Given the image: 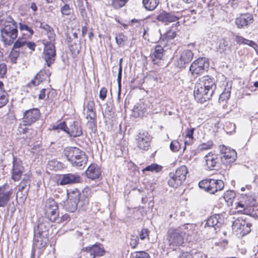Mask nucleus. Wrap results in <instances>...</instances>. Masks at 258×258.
<instances>
[{"label": "nucleus", "mask_w": 258, "mask_h": 258, "mask_svg": "<svg viewBox=\"0 0 258 258\" xmlns=\"http://www.w3.org/2000/svg\"><path fill=\"white\" fill-rule=\"evenodd\" d=\"M48 228V224L47 222L39 223L37 229L34 230V234L47 236Z\"/></svg>", "instance_id": "obj_32"}, {"label": "nucleus", "mask_w": 258, "mask_h": 258, "mask_svg": "<svg viewBox=\"0 0 258 258\" xmlns=\"http://www.w3.org/2000/svg\"><path fill=\"white\" fill-rule=\"evenodd\" d=\"M130 243L132 248H135L139 244V238L137 236H132Z\"/></svg>", "instance_id": "obj_49"}, {"label": "nucleus", "mask_w": 258, "mask_h": 258, "mask_svg": "<svg viewBox=\"0 0 258 258\" xmlns=\"http://www.w3.org/2000/svg\"><path fill=\"white\" fill-rule=\"evenodd\" d=\"M180 148V145L179 143L176 140L172 141L170 144V150L174 152H178Z\"/></svg>", "instance_id": "obj_46"}, {"label": "nucleus", "mask_w": 258, "mask_h": 258, "mask_svg": "<svg viewBox=\"0 0 258 258\" xmlns=\"http://www.w3.org/2000/svg\"><path fill=\"white\" fill-rule=\"evenodd\" d=\"M95 111H94V102L93 101H90L87 105V112Z\"/></svg>", "instance_id": "obj_54"}, {"label": "nucleus", "mask_w": 258, "mask_h": 258, "mask_svg": "<svg viewBox=\"0 0 258 258\" xmlns=\"http://www.w3.org/2000/svg\"><path fill=\"white\" fill-rule=\"evenodd\" d=\"M105 250L101 244L96 243L90 246L83 247L80 252V256L84 258H95L105 253Z\"/></svg>", "instance_id": "obj_8"}, {"label": "nucleus", "mask_w": 258, "mask_h": 258, "mask_svg": "<svg viewBox=\"0 0 258 258\" xmlns=\"http://www.w3.org/2000/svg\"><path fill=\"white\" fill-rule=\"evenodd\" d=\"M7 72V66L5 63L0 64V78H4Z\"/></svg>", "instance_id": "obj_51"}, {"label": "nucleus", "mask_w": 258, "mask_h": 258, "mask_svg": "<svg viewBox=\"0 0 258 258\" xmlns=\"http://www.w3.org/2000/svg\"><path fill=\"white\" fill-rule=\"evenodd\" d=\"M62 15L69 16L71 14V9L69 5L66 4L60 9Z\"/></svg>", "instance_id": "obj_48"}, {"label": "nucleus", "mask_w": 258, "mask_h": 258, "mask_svg": "<svg viewBox=\"0 0 258 258\" xmlns=\"http://www.w3.org/2000/svg\"><path fill=\"white\" fill-rule=\"evenodd\" d=\"M253 17L250 13L241 14L239 17L235 19V24L240 29H245L252 24Z\"/></svg>", "instance_id": "obj_20"}, {"label": "nucleus", "mask_w": 258, "mask_h": 258, "mask_svg": "<svg viewBox=\"0 0 258 258\" xmlns=\"http://www.w3.org/2000/svg\"><path fill=\"white\" fill-rule=\"evenodd\" d=\"M107 89L105 88H102L100 90L99 97L102 100H104L106 97Z\"/></svg>", "instance_id": "obj_55"}, {"label": "nucleus", "mask_w": 258, "mask_h": 258, "mask_svg": "<svg viewBox=\"0 0 258 258\" xmlns=\"http://www.w3.org/2000/svg\"><path fill=\"white\" fill-rule=\"evenodd\" d=\"M188 169L186 166L183 165L177 168L175 173H170V179L168 180L169 185L172 187H177L185 180Z\"/></svg>", "instance_id": "obj_7"}, {"label": "nucleus", "mask_w": 258, "mask_h": 258, "mask_svg": "<svg viewBox=\"0 0 258 258\" xmlns=\"http://www.w3.org/2000/svg\"><path fill=\"white\" fill-rule=\"evenodd\" d=\"M86 117L88 120L87 125H88L89 128H91L92 131L93 132L94 129H95L96 127V113L95 111H91L86 112Z\"/></svg>", "instance_id": "obj_36"}, {"label": "nucleus", "mask_w": 258, "mask_h": 258, "mask_svg": "<svg viewBox=\"0 0 258 258\" xmlns=\"http://www.w3.org/2000/svg\"><path fill=\"white\" fill-rule=\"evenodd\" d=\"M42 57L48 67L54 63L56 57V49L54 43L48 42L44 44Z\"/></svg>", "instance_id": "obj_12"}, {"label": "nucleus", "mask_w": 258, "mask_h": 258, "mask_svg": "<svg viewBox=\"0 0 258 258\" xmlns=\"http://www.w3.org/2000/svg\"><path fill=\"white\" fill-rule=\"evenodd\" d=\"M22 43L18 42L17 39L13 43L12 49L11 51L10 56L13 62H16V60L20 55V51H17V49H21Z\"/></svg>", "instance_id": "obj_30"}, {"label": "nucleus", "mask_w": 258, "mask_h": 258, "mask_svg": "<svg viewBox=\"0 0 258 258\" xmlns=\"http://www.w3.org/2000/svg\"><path fill=\"white\" fill-rule=\"evenodd\" d=\"M209 66V62L207 58L200 57L191 63L189 71L192 75H200L206 71Z\"/></svg>", "instance_id": "obj_13"}, {"label": "nucleus", "mask_w": 258, "mask_h": 258, "mask_svg": "<svg viewBox=\"0 0 258 258\" xmlns=\"http://www.w3.org/2000/svg\"><path fill=\"white\" fill-rule=\"evenodd\" d=\"M213 145V141H208L207 143H203L199 145V148L201 150H208L211 149Z\"/></svg>", "instance_id": "obj_47"}, {"label": "nucleus", "mask_w": 258, "mask_h": 258, "mask_svg": "<svg viewBox=\"0 0 258 258\" xmlns=\"http://www.w3.org/2000/svg\"><path fill=\"white\" fill-rule=\"evenodd\" d=\"M66 133L70 137H78L83 134L82 128L80 123L77 121H71L67 124Z\"/></svg>", "instance_id": "obj_21"}, {"label": "nucleus", "mask_w": 258, "mask_h": 258, "mask_svg": "<svg viewBox=\"0 0 258 258\" xmlns=\"http://www.w3.org/2000/svg\"><path fill=\"white\" fill-rule=\"evenodd\" d=\"M40 27L44 29L46 32V33H49L53 29L50 26L47 24H41Z\"/></svg>", "instance_id": "obj_56"}, {"label": "nucleus", "mask_w": 258, "mask_h": 258, "mask_svg": "<svg viewBox=\"0 0 258 258\" xmlns=\"http://www.w3.org/2000/svg\"><path fill=\"white\" fill-rule=\"evenodd\" d=\"M12 194L13 189L8 184L0 186V207H4L7 205Z\"/></svg>", "instance_id": "obj_19"}, {"label": "nucleus", "mask_w": 258, "mask_h": 258, "mask_svg": "<svg viewBox=\"0 0 258 258\" xmlns=\"http://www.w3.org/2000/svg\"><path fill=\"white\" fill-rule=\"evenodd\" d=\"M40 112L38 108H32L24 113L23 121L26 125H30L35 122L40 117Z\"/></svg>", "instance_id": "obj_18"}, {"label": "nucleus", "mask_w": 258, "mask_h": 258, "mask_svg": "<svg viewBox=\"0 0 258 258\" xmlns=\"http://www.w3.org/2000/svg\"><path fill=\"white\" fill-rule=\"evenodd\" d=\"M179 258H192L191 254L188 252H182L179 256Z\"/></svg>", "instance_id": "obj_60"}, {"label": "nucleus", "mask_w": 258, "mask_h": 258, "mask_svg": "<svg viewBox=\"0 0 258 258\" xmlns=\"http://www.w3.org/2000/svg\"><path fill=\"white\" fill-rule=\"evenodd\" d=\"M216 88L214 78L205 76L199 78L194 89L195 99L199 102L204 103L212 96Z\"/></svg>", "instance_id": "obj_1"}, {"label": "nucleus", "mask_w": 258, "mask_h": 258, "mask_svg": "<svg viewBox=\"0 0 258 258\" xmlns=\"http://www.w3.org/2000/svg\"><path fill=\"white\" fill-rule=\"evenodd\" d=\"M44 212L47 218L51 222H54L58 218V206L53 199H49L46 201Z\"/></svg>", "instance_id": "obj_11"}, {"label": "nucleus", "mask_w": 258, "mask_h": 258, "mask_svg": "<svg viewBox=\"0 0 258 258\" xmlns=\"http://www.w3.org/2000/svg\"><path fill=\"white\" fill-rule=\"evenodd\" d=\"M194 53L189 49H185L179 51L174 56V64L179 68H185L192 59Z\"/></svg>", "instance_id": "obj_9"}, {"label": "nucleus", "mask_w": 258, "mask_h": 258, "mask_svg": "<svg viewBox=\"0 0 258 258\" xmlns=\"http://www.w3.org/2000/svg\"><path fill=\"white\" fill-rule=\"evenodd\" d=\"M128 0H112L111 6L116 9L123 7Z\"/></svg>", "instance_id": "obj_42"}, {"label": "nucleus", "mask_w": 258, "mask_h": 258, "mask_svg": "<svg viewBox=\"0 0 258 258\" xmlns=\"http://www.w3.org/2000/svg\"><path fill=\"white\" fill-rule=\"evenodd\" d=\"M85 191L82 193L77 189L73 190L68 194V200L65 205L66 209L70 212H75L78 208L83 210L88 205V198L85 194Z\"/></svg>", "instance_id": "obj_2"}, {"label": "nucleus", "mask_w": 258, "mask_h": 258, "mask_svg": "<svg viewBox=\"0 0 258 258\" xmlns=\"http://www.w3.org/2000/svg\"><path fill=\"white\" fill-rule=\"evenodd\" d=\"M162 169V167L157 164H152L150 165L147 166L145 168L143 169V171H149L152 172H158Z\"/></svg>", "instance_id": "obj_40"}, {"label": "nucleus", "mask_w": 258, "mask_h": 258, "mask_svg": "<svg viewBox=\"0 0 258 258\" xmlns=\"http://www.w3.org/2000/svg\"><path fill=\"white\" fill-rule=\"evenodd\" d=\"M81 178L77 173L61 174L59 176L58 184L60 185L75 184L80 182Z\"/></svg>", "instance_id": "obj_16"}, {"label": "nucleus", "mask_w": 258, "mask_h": 258, "mask_svg": "<svg viewBox=\"0 0 258 258\" xmlns=\"http://www.w3.org/2000/svg\"><path fill=\"white\" fill-rule=\"evenodd\" d=\"M164 53V49L161 45H157L155 47L154 51L150 55L152 61L154 64L159 65L162 60Z\"/></svg>", "instance_id": "obj_26"}, {"label": "nucleus", "mask_w": 258, "mask_h": 258, "mask_svg": "<svg viewBox=\"0 0 258 258\" xmlns=\"http://www.w3.org/2000/svg\"><path fill=\"white\" fill-rule=\"evenodd\" d=\"M48 241V238L46 236H41L34 234L33 245L38 249L44 248Z\"/></svg>", "instance_id": "obj_28"}, {"label": "nucleus", "mask_w": 258, "mask_h": 258, "mask_svg": "<svg viewBox=\"0 0 258 258\" xmlns=\"http://www.w3.org/2000/svg\"><path fill=\"white\" fill-rule=\"evenodd\" d=\"M115 41L119 47H123L127 38L122 33H119L115 37Z\"/></svg>", "instance_id": "obj_39"}, {"label": "nucleus", "mask_w": 258, "mask_h": 258, "mask_svg": "<svg viewBox=\"0 0 258 258\" xmlns=\"http://www.w3.org/2000/svg\"><path fill=\"white\" fill-rule=\"evenodd\" d=\"M18 25L19 30L21 32H23V34L28 38H31L34 33L32 26L22 21L19 22Z\"/></svg>", "instance_id": "obj_29"}, {"label": "nucleus", "mask_w": 258, "mask_h": 258, "mask_svg": "<svg viewBox=\"0 0 258 258\" xmlns=\"http://www.w3.org/2000/svg\"><path fill=\"white\" fill-rule=\"evenodd\" d=\"M220 153V159L221 162L226 165H229L233 163L237 158L236 152L224 145L219 147Z\"/></svg>", "instance_id": "obj_10"}, {"label": "nucleus", "mask_w": 258, "mask_h": 258, "mask_svg": "<svg viewBox=\"0 0 258 258\" xmlns=\"http://www.w3.org/2000/svg\"><path fill=\"white\" fill-rule=\"evenodd\" d=\"M31 8L32 9V10L34 12L36 11L37 10V7L35 3H32L31 5Z\"/></svg>", "instance_id": "obj_64"}, {"label": "nucleus", "mask_w": 258, "mask_h": 258, "mask_svg": "<svg viewBox=\"0 0 258 258\" xmlns=\"http://www.w3.org/2000/svg\"><path fill=\"white\" fill-rule=\"evenodd\" d=\"M67 128V124L65 121H62L60 122L57 125H54L52 127V129L53 130H60L66 133V130Z\"/></svg>", "instance_id": "obj_44"}, {"label": "nucleus", "mask_w": 258, "mask_h": 258, "mask_svg": "<svg viewBox=\"0 0 258 258\" xmlns=\"http://www.w3.org/2000/svg\"><path fill=\"white\" fill-rule=\"evenodd\" d=\"M194 130H195V128H190V129L187 128V133H186L185 137L186 138L188 137L190 139H192Z\"/></svg>", "instance_id": "obj_58"}, {"label": "nucleus", "mask_w": 258, "mask_h": 258, "mask_svg": "<svg viewBox=\"0 0 258 258\" xmlns=\"http://www.w3.org/2000/svg\"><path fill=\"white\" fill-rule=\"evenodd\" d=\"M18 42H20L22 43V47L21 49H24V46H26L27 48H28L32 51H33L35 50L36 44L35 42L32 41H28L26 40L25 38H23V37H19L17 39Z\"/></svg>", "instance_id": "obj_37"}, {"label": "nucleus", "mask_w": 258, "mask_h": 258, "mask_svg": "<svg viewBox=\"0 0 258 258\" xmlns=\"http://www.w3.org/2000/svg\"><path fill=\"white\" fill-rule=\"evenodd\" d=\"M222 219L220 215L216 214L209 217L205 225V229L206 231H209L212 235L217 233V229L221 225Z\"/></svg>", "instance_id": "obj_14"}, {"label": "nucleus", "mask_w": 258, "mask_h": 258, "mask_svg": "<svg viewBox=\"0 0 258 258\" xmlns=\"http://www.w3.org/2000/svg\"><path fill=\"white\" fill-rule=\"evenodd\" d=\"M13 168L11 170V177L14 181H18L20 179L23 173L24 168L22 165V162L20 159L12 155Z\"/></svg>", "instance_id": "obj_17"}, {"label": "nucleus", "mask_w": 258, "mask_h": 258, "mask_svg": "<svg viewBox=\"0 0 258 258\" xmlns=\"http://www.w3.org/2000/svg\"><path fill=\"white\" fill-rule=\"evenodd\" d=\"M151 140L148 132H141L136 138L137 146L140 150L147 151L150 147Z\"/></svg>", "instance_id": "obj_15"}, {"label": "nucleus", "mask_w": 258, "mask_h": 258, "mask_svg": "<svg viewBox=\"0 0 258 258\" xmlns=\"http://www.w3.org/2000/svg\"><path fill=\"white\" fill-rule=\"evenodd\" d=\"M87 32V27L86 26H83L82 28V35L83 36L85 35L86 34Z\"/></svg>", "instance_id": "obj_63"}, {"label": "nucleus", "mask_w": 258, "mask_h": 258, "mask_svg": "<svg viewBox=\"0 0 258 258\" xmlns=\"http://www.w3.org/2000/svg\"><path fill=\"white\" fill-rule=\"evenodd\" d=\"M45 89H42L40 91L39 95V99H44L45 97Z\"/></svg>", "instance_id": "obj_61"}, {"label": "nucleus", "mask_w": 258, "mask_h": 258, "mask_svg": "<svg viewBox=\"0 0 258 258\" xmlns=\"http://www.w3.org/2000/svg\"><path fill=\"white\" fill-rule=\"evenodd\" d=\"M156 19L162 23L168 24L177 21L178 20V18L172 13H168L165 11H161L157 15Z\"/></svg>", "instance_id": "obj_23"}, {"label": "nucleus", "mask_w": 258, "mask_h": 258, "mask_svg": "<svg viewBox=\"0 0 258 258\" xmlns=\"http://www.w3.org/2000/svg\"><path fill=\"white\" fill-rule=\"evenodd\" d=\"M50 72L45 70H40L35 76L34 78L29 84V86H36L40 83L46 80L50 76Z\"/></svg>", "instance_id": "obj_24"}, {"label": "nucleus", "mask_w": 258, "mask_h": 258, "mask_svg": "<svg viewBox=\"0 0 258 258\" xmlns=\"http://www.w3.org/2000/svg\"><path fill=\"white\" fill-rule=\"evenodd\" d=\"M121 74H122V67H119L118 72L117 75V83L119 87H120L121 84Z\"/></svg>", "instance_id": "obj_59"}, {"label": "nucleus", "mask_w": 258, "mask_h": 258, "mask_svg": "<svg viewBox=\"0 0 258 258\" xmlns=\"http://www.w3.org/2000/svg\"><path fill=\"white\" fill-rule=\"evenodd\" d=\"M234 225L235 227L239 228V229L241 230L243 235L246 234L251 231L250 227L251 224L246 223L245 221H243L241 222H240L239 221H236L234 223Z\"/></svg>", "instance_id": "obj_33"}, {"label": "nucleus", "mask_w": 258, "mask_h": 258, "mask_svg": "<svg viewBox=\"0 0 258 258\" xmlns=\"http://www.w3.org/2000/svg\"><path fill=\"white\" fill-rule=\"evenodd\" d=\"M150 231L146 228H143L140 233V238L144 240L146 237L149 236Z\"/></svg>", "instance_id": "obj_52"}, {"label": "nucleus", "mask_w": 258, "mask_h": 258, "mask_svg": "<svg viewBox=\"0 0 258 258\" xmlns=\"http://www.w3.org/2000/svg\"><path fill=\"white\" fill-rule=\"evenodd\" d=\"M87 177L92 179L98 178L100 175L101 171L99 168L92 165L90 166L86 171Z\"/></svg>", "instance_id": "obj_31"}, {"label": "nucleus", "mask_w": 258, "mask_h": 258, "mask_svg": "<svg viewBox=\"0 0 258 258\" xmlns=\"http://www.w3.org/2000/svg\"><path fill=\"white\" fill-rule=\"evenodd\" d=\"M1 40L5 46L13 44L18 34L16 22L13 19L11 21L6 22L1 29Z\"/></svg>", "instance_id": "obj_3"}, {"label": "nucleus", "mask_w": 258, "mask_h": 258, "mask_svg": "<svg viewBox=\"0 0 258 258\" xmlns=\"http://www.w3.org/2000/svg\"><path fill=\"white\" fill-rule=\"evenodd\" d=\"M230 89L227 88L224 90L222 93L220 95L219 102L220 104H222L223 107L225 108L226 103L227 102L230 96Z\"/></svg>", "instance_id": "obj_38"}, {"label": "nucleus", "mask_w": 258, "mask_h": 258, "mask_svg": "<svg viewBox=\"0 0 258 258\" xmlns=\"http://www.w3.org/2000/svg\"><path fill=\"white\" fill-rule=\"evenodd\" d=\"M8 102L7 93L0 90V108L5 106Z\"/></svg>", "instance_id": "obj_41"}, {"label": "nucleus", "mask_w": 258, "mask_h": 258, "mask_svg": "<svg viewBox=\"0 0 258 258\" xmlns=\"http://www.w3.org/2000/svg\"><path fill=\"white\" fill-rule=\"evenodd\" d=\"M199 187L211 194L222 190L224 187V182L220 179L207 178L199 182Z\"/></svg>", "instance_id": "obj_6"}, {"label": "nucleus", "mask_w": 258, "mask_h": 258, "mask_svg": "<svg viewBox=\"0 0 258 258\" xmlns=\"http://www.w3.org/2000/svg\"><path fill=\"white\" fill-rule=\"evenodd\" d=\"M144 112L141 106H135L133 109V115L135 117H141Z\"/></svg>", "instance_id": "obj_43"}, {"label": "nucleus", "mask_w": 258, "mask_h": 258, "mask_svg": "<svg viewBox=\"0 0 258 258\" xmlns=\"http://www.w3.org/2000/svg\"><path fill=\"white\" fill-rule=\"evenodd\" d=\"M184 234V232L180 227L169 229L167 232V240L170 247L175 249L177 247L182 245L183 243Z\"/></svg>", "instance_id": "obj_5"}, {"label": "nucleus", "mask_w": 258, "mask_h": 258, "mask_svg": "<svg viewBox=\"0 0 258 258\" xmlns=\"http://www.w3.org/2000/svg\"><path fill=\"white\" fill-rule=\"evenodd\" d=\"M133 255L134 258H150L149 254L144 251H136Z\"/></svg>", "instance_id": "obj_45"}, {"label": "nucleus", "mask_w": 258, "mask_h": 258, "mask_svg": "<svg viewBox=\"0 0 258 258\" xmlns=\"http://www.w3.org/2000/svg\"><path fill=\"white\" fill-rule=\"evenodd\" d=\"M79 11L83 19H85L86 17H87V12L84 7L83 6H79Z\"/></svg>", "instance_id": "obj_57"}, {"label": "nucleus", "mask_w": 258, "mask_h": 258, "mask_svg": "<svg viewBox=\"0 0 258 258\" xmlns=\"http://www.w3.org/2000/svg\"><path fill=\"white\" fill-rule=\"evenodd\" d=\"M144 7L146 10L154 11L159 4V0H142Z\"/></svg>", "instance_id": "obj_35"}, {"label": "nucleus", "mask_w": 258, "mask_h": 258, "mask_svg": "<svg viewBox=\"0 0 258 258\" xmlns=\"http://www.w3.org/2000/svg\"><path fill=\"white\" fill-rule=\"evenodd\" d=\"M235 197V194L234 191L229 190L227 191L224 195V199L225 200H232L234 199Z\"/></svg>", "instance_id": "obj_50"}, {"label": "nucleus", "mask_w": 258, "mask_h": 258, "mask_svg": "<svg viewBox=\"0 0 258 258\" xmlns=\"http://www.w3.org/2000/svg\"><path fill=\"white\" fill-rule=\"evenodd\" d=\"M30 184V180L27 175H25L22 181L20 182L19 186V189L17 194V198L18 197L20 192H24L23 200H25L29 190V187Z\"/></svg>", "instance_id": "obj_25"}, {"label": "nucleus", "mask_w": 258, "mask_h": 258, "mask_svg": "<svg viewBox=\"0 0 258 258\" xmlns=\"http://www.w3.org/2000/svg\"><path fill=\"white\" fill-rule=\"evenodd\" d=\"M231 46L229 42L226 39L223 38L220 40L219 44L217 47V51L220 53H226L227 51H231Z\"/></svg>", "instance_id": "obj_34"}, {"label": "nucleus", "mask_w": 258, "mask_h": 258, "mask_svg": "<svg viewBox=\"0 0 258 258\" xmlns=\"http://www.w3.org/2000/svg\"><path fill=\"white\" fill-rule=\"evenodd\" d=\"M47 37L49 40V42H54L55 40L56 35L54 33L53 29H52L49 33H47Z\"/></svg>", "instance_id": "obj_53"}, {"label": "nucleus", "mask_w": 258, "mask_h": 258, "mask_svg": "<svg viewBox=\"0 0 258 258\" xmlns=\"http://www.w3.org/2000/svg\"><path fill=\"white\" fill-rule=\"evenodd\" d=\"M234 41L238 45H247L252 47L256 52L258 50V45L254 41L247 39L239 35H235Z\"/></svg>", "instance_id": "obj_27"}, {"label": "nucleus", "mask_w": 258, "mask_h": 258, "mask_svg": "<svg viewBox=\"0 0 258 258\" xmlns=\"http://www.w3.org/2000/svg\"><path fill=\"white\" fill-rule=\"evenodd\" d=\"M62 221H68L70 219V216L68 214H64L61 217Z\"/></svg>", "instance_id": "obj_62"}, {"label": "nucleus", "mask_w": 258, "mask_h": 258, "mask_svg": "<svg viewBox=\"0 0 258 258\" xmlns=\"http://www.w3.org/2000/svg\"><path fill=\"white\" fill-rule=\"evenodd\" d=\"M64 156L73 166L82 167L86 164L87 158L84 152L76 147H67L63 151Z\"/></svg>", "instance_id": "obj_4"}, {"label": "nucleus", "mask_w": 258, "mask_h": 258, "mask_svg": "<svg viewBox=\"0 0 258 258\" xmlns=\"http://www.w3.org/2000/svg\"><path fill=\"white\" fill-rule=\"evenodd\" d=\"M205 161L208 168L210 170L218 168L220 166V158L218 155L209 153L205 157Z\"/></svg>", "instance_id": "obj_22"}]
</instances>
